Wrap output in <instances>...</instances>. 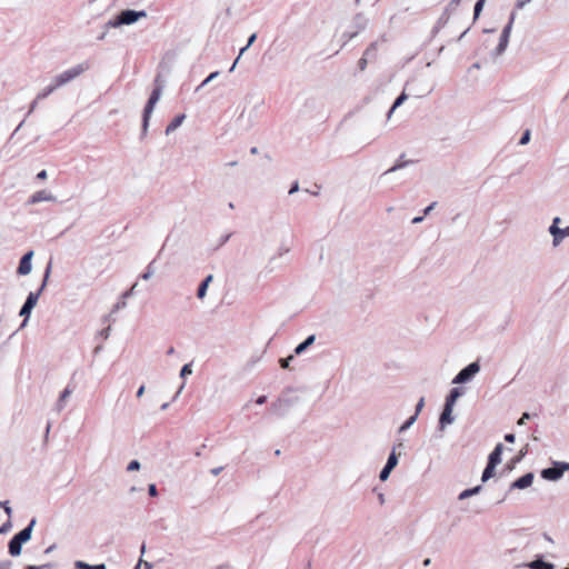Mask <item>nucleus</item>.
I'll list each match as a JSON object with an SVG mask.
<instances>
[{
  "instance_id": "1",
  "label": "nucleus",
  "mask_w": 569,
  "mask_h": 569,
  "mask_svg": "<svg viewBox=\"0 0 569 569\" xmlns=\"http://www.w3.org/2000/svg\"><path fill=\"white\" fill-rule=\"evenodd\" d=\"M86 69L87 68L84 64H78V66H74V67L59 73L51 80V82L48 86L43 87L38 92L36 101L47 98L49 94H51L58 88L67 84L68 82L72 81L73 79L79 77L81 73H83L86 71Z\"/></svg>"
},
{
  "instance_id": "2",
  "label": "nucleus",
  "mask_w": 569,
  "mask_h": 569,
  "mask_svg": "<svg viewBox=\"0 0 569 569\" xmlns=\"http://www.w3.org/2000/svg\"><path fill=\"white\" fill-rule=\"evenodd\" d=\"M258 103L253 104L251 101H244L240 106V111L234 119L230 122V129L234 132H246L252 128L257 116Z\"/></svg>"
},
{
  "instance_id": "3",
  "label": "nucleus",
  "mask_w": 569,
  "mask_h": 569,
  "mask_svg": "<svg viewBox=\"0 0 569 569\" xmlns=\"http://www.w3.org/2000/svg\"><path fill=\"white\" fill-rule=\"evenodd\" d=\"M146 11L136 10H123L117 14L113 19L109 20L106 24L107 28L117 29L122 26H131L138 22L140 19L146 18Z\"/></svg>"
},
{
  "instance_id": "4",
  "label": "nucleus",
  "mask_w": 569,
  "mask_h": 569,
  "mask_svg": "<svg viewBox=\"0 0 569 569\" xmlns=\"http://www.w3.org/2000/svg\"><path fill=\"white\" fill-rule=\"evenodd\" d=\"M49 276H50V267L47 269V271L44 273V278H43V281H42L41 286H40V289L37 292H30L28 295V297H27L26 302L23 303L22 308L20 309V313L19 315L21 317H24V320L22 322V327H24L27 325L28 318L30 317V315L32 312V309L37 306L39 297H40L41 292L43 291V289L47 286Z\"/></svg>"
},
{
  "instance_id": "5",
  "label": "nucleus",
  "mask_w": 569,
  "mask_h": 569,
  "mask_svg": "<svg viewBox=\"0 0 569 569\" xmlns=\"http://www.w3.org/2000/svg\"><path fill=\"white\" fill-rule=\"evenodd\" d=\"M516 16H517L516 10L511 11L510 17H509V22L507 23V26L503 28L502 32L500 33V36L498 38L497 46L495 48H492V50H491V56L493 58H500L506 52L508 44H509L511 30H512L513 23L516 21Z\"/></svg>"
},
{
  "instance_id": "6",
  "label": "nucleus",
  "mask_w": 569,
  "mask_h": 569,
  "mask_svg": "<svg viewBox=\"0 0 569 569\" xmlns=\"http://www.w3.org/2000/svg\"><path fill=\"white\" fill-rule=\"evenodd\" d=\"M552 239V247H559L566 238H569V224H565L560 217H555L548 228Z\"/></svg>"
},
{
  "instance_id": "7",
  "label": "nucleus",
  "mask_w": 569,
  "mask_h": 569,
  "mask_svg": "<svg viewBox=\"0 0 569 569\" xmlns=\"http://www.w3.org/2000/svg\"><path fill=\"white\" fill-rule=\"evenodd\" d=\"M291 252L292 244L290 242H282L268 261L271 270L280 268L283 262L288 261L291 257Z\"/></svg>"
},
{
  "instance_id": "8",
  "label": "nucleus",
  "mask_w": 569,
  "mask_h": 569,
  "mask_svg": "<svg viewBox=\"0 0 569 569\" xmlns=\"http://www.w3.org/2000/svg\"><path fill=\"white\" fill-rule=\"evenodd\" d=\"M569 470V463L567 462H555L553 467L546 468L541 471V477L548 481L559 480L565 471Z\"/></svg>"
},
{
  "instance_id": "9",
  "label": "nucleus",
  "mask_w": 569,
  "mask_h": 569,
  "mask_svg": "<svg viewBox=\"0 0 569 569\" xmlns=\"http://www.w3.org/2000/svg\"><path fill=\"white\" fill-rule=\"evenodd\" d=\"M480 371L478 362H471L463 368L453 379L452 383L460 385L470 381Z\"/></svg>"
},
{
  "instance_id": "10",
  "label": "nucleus",
  "mask_w": 569,
  "mask_h": 569,
  "mask_svg": "<svg viewBox=\"0 0 569 569\" xmlns=\"http://www.w3.org/2000/svg\"><path fill=\"white\" fill-rule=\"evenodd\" d=\"M33 257H34V251L30 250L28 252H26L20 261H19V264H18V268H17V274L19 277H26V276H29L32 270H33Z\"/></svg>"
},
{
  "instance_id": "11",
  "label": "nucleus",
  "mask_w": 569,
  "mask_h": 569,
  "mask_svg": "<svg viewBox=\"0 0 569 569\" xmlns=\"http://www.w3.org/2000/svg\"><path fill=\"white\" fill-rule=\"evenodd\" d=\"M453 409L455 407L445 405L443 410L439 417V429L441 431H445L448 426L455 422Z\"/></svg>"
},
{
  "instance_id": "12",
  "label": "nucleus",
  "mask_w": 569,
  "mask_h": 569,
  "mask_svg": "<svg viewBox=\"0 0 569 569\" xmlns=\"http://www.w3.org/2000/svg\"><path fill=\"white\" fill-rule=\"evenodd\" d=\"M56 201V196L47 189L36 191L31 198V203H40V202H52Z\"/></svg>"
},
{
  "instance_id": "13",
  "label": "nucleus",
  "mask_w": 569,
  "mask_h": 569,
  "mask_svg": "<svg viewBox=\"0 0 569 569\" xmlns=\"http://www.w3.org/2000/svg\"><path fill=\"white\" fill-rule=\"evenodd\" d=\"M533 480H535V475L532 472H528L525 476L517 479L515 482H512L511 489H519V490L527 489L533 483Z\"/></svg>"
},
{
  "instance_id": "14",
  "label": "nucleus",
  "mask_w": 569,
  "mask_h": 569,
  "mask_svg": "<svg viewBox=\"0 0 569 569\" xmlns=\"http://www.w3.org/2000/svg\"><path fill=\"white\" fill-rule=\"evenodd\" d=\"M107 0H89L86 4V9L96 14H101L107 9Z\"/></svg>"
},
{
  "instance_id": "15",
  "label": "nucleus",
  "mask_w": 569,
  "mask_h": 569,
  "mask_svg": "<svg viewBox=\"0 0 569 569\" xmlns=\"http://www.w3.org/2000/svg\"><path fill=\"white\" fill-rule=\"evenodd\" d=\"M34 522L36 521L32 520L30 525L26 527L23 530H21L19 533H17L14 538L18 539L21 543L28 542L31 539Z\"/></svg>"
},
{
  "instance_id": "16",
  "label": "nucleus",
  "mask_w": 569,
  "mask_h": 569,
  "mask_svg": "<svg viewBox=\"0 0 569 569\" xmlns=\"http://www.w3.org/2000/svg\"><path fill=\"white\" fill-rule=\"evenodd\" d=\"M187 116L184 113L176 116L171 122L168 124L166 129V133L169 134L176 131L186 120Z\"/></svg>"
},
{
  "instance_id": "17",
  "label": "nucleus",
  "mask_w": 569,
  "mask_h": 569,
  "mask_svg": "<svg viewBox=\"0 0 569 569\" xmlns=\"http://www.w3.org/2000/svg\"><path fill=\"white\" fill-rule=\"evenodd\" d=\"M501 453L502 445H498L489 455L488 463L497 467L501 462Z\"/></svg>"
},
{
  "instance_id": "18",
  "label": "nucleus",
  "mask_w": 569,
  "mask_h": 569,
  "mask_svg": "<svg viewBox=\"0 0 569 569\" xmlns=\"http://www.w3.org/2000/svg\"><path fill=\"white\" fill-rule=\"evenodd\" d=\"M527 567L530 568V569H555L553 563L547 562V561L541 560V559H537V560L530 561L527 565Z\"/></svg>"
},
{
  "instance_id": "19",
  "label": "nucleus",
  "mask_w": 569,
  "mask_h": 569,
  "mask_svg": "<svg viewBox=\"0 0 569 569\" xmlns=\"http://www.w3.org/2000/svg\"><path fill=\"white\" fill-rule=\"evenodd\" d=\"M462 396V391L459 388H453L448 397L446 398V406L455 407L457 400Z\"/></svg>"
},
{
  "instance_id": "20",
  "label": "nucleus",
  "mask_w": 569,
  "mask_h": 569,
  "mask_svg": "<svg viewBox=\"0 0 569 569\" xmlns=\"http://www.w3.org/2000/svg\"><path fill=\"white\" fill-rule=\"evenodd\" d=\"M22 545L18 539L14 537L9 542V552L13 557H18L21 555Z\"/></svg>"
},
{
  "instance_id": "21",
  "label": "nucleus",
  "mask_w": 569,
  "mask_h": 569,
  "mask_svg": "<svg viewBox=\"0 0 569 569\" xmlns=\"http://www.w3.org/2000/svg\"><path fill=\"white\" fill-rule=\"evenodd\" d=\"M481 492V486H476L473 488H469V489H465L462 490L459 496H458V499L459 500H466L472 496H476L478 493Z\"/></svg>"
},
{
  "instance_id": "22",
  "label": "nucleus",
  "mask_w": 569,
  "mask_h": 569,
  "mask_svg": "<svg viewBox=\"0 0 569 569\" xmlns=\"http://www.w3.org/2000/svg\"><path fill=\"white\" fill-rule=\"evenodd\" d=\"M411 161H402V162H399L397 164H395L392 168H390L389 170L385 171L382 174H381V179L382 180H388L389 177L396 172L397 170H400L405 167H407L408 164H410Z\"/></svg>"
},
{
  "instance_id": "23",
  "label": "nucleus",
  "mask_w": 569,
  "mask_h": 569,
  "mask_svg": "<svg viewBox=\"0 0 569 569\" xmlns=\"http://www.w3.org/2000/svg\"><path fill=\"white\" fill-rule=\"evenodd\" d=\"M315 336H309L303 342L299 343L296 349V355H301L308 347H310L315 342Z\"/></svg>"
},
{
  "instance_id": "24",
  "label": "nucleus",
  "mask_w": 569,
  "mask_h": 569,
  "mask_svg": "<svg viewBox=\"0 0 569 569\" xmlns=\"http://www.w3.org/2000/svg\"><path fill=\"white\" fill-rule=\"evenodd\" d=\"M156 106L157 104L154 102H151V101L148 100V103L146 106L144 113H143V127L144 128L147 127L148 121H149V119H150V117H151Z\"/></svg>"
},
{
  "instance_id": "25",
  "label": "nucleus",
  "mask_w": 569,
  "mask_h": 569,
  "mask_svg": "<svg viewBox=\"0 0 569 569\" xmlns=\"http://www.w3.org/2000/svg\"><path fill=\"white\" fill-rule=\"evenodd\" d=\"M495 470H496V466L488 463L482 472L481 481L487 482L489 479H491L495 476Z\"/></svg>"
},
{
  "instance_id": "26",
  "label": "nucleus",
  "mask_w": 569,
  "mask_h": 569,
  "mask_svg": "<svg viewBox=\"0 0 569 569\" xmlns=\"http://www.w3.org/2000/svg\"><path fill=\"white\" fill-rule=\"evenodd\" d=\"M407 100V96L405 93H401L397 99L396 101L393 102L389 113H388V119H391L395 110L400 107L405 101Z\"/></svg>"
},
{
  "instance_id": "27",
  "label": "nucleus",
  "mask_w": 569,
  "mask_h": 569,
  "mask_svg": "<svg viewBox=\"0 0 569 569\" xmlns=\"http://www.w3.org/2000/svg\"><path fill=\"white\" fill-rule=\"evenodd\" d=\"M212 280V276H208L206 278V280L200 284L199 289H198V297L200 299L204 298L206 297V293H207V289H208V286L210 283V281Z\"/></svg>"
},
{
  "instance_id": "28",
  "label": "nucleus",
  "mask_w": 569,
  "mask_h": 569,
  "mask_svg": "<svg viewBox=\"0 0 569 569\" xmlns=\"http://www.w3.org/2000/svg\"><path fill=\"white\" fill-rule=\"evenodd\" d=\"M406 450V445L403 440H398L396 443H393L391 452H395L398 457H401Z\"/></svg>"
},
{
  "instance_id": "29",
  "label": "nucleus",
  "mask_w": 569,
  "mask_h": 569,
  "mask_svg": "<svg viewBox=\"0 0 569 569\" xmlns=\"http://www.w3.org/2000/svg\"><path fill=\"white\" fill-rule=\"evenodd\" d=\"M399 462V457L395 455V452H390L386 466L391 468L392 470L397 467Z\"/></svg>"
},
{
  "instance_id": "30",
  "label": "nucleus",
  "mask_w": 569,
  "mask_h": 569,
  "mask_svg": "<svg viewBox=\"0 0 569 569\" xmlns=\"http://www.w3.org/2000/svg\"><path fill=\"white\" fill-rule=\"evenodd\" d=\"M417 420V415L411 416L400 428L399 432H403L409 429Z\"/></svg>"
},
{
  "instance_id": "31",
  "label": "nucleus",
  "mask_w": 569,
  "mask_h": 569,
  "mask_svg": "<svg viewBox=\"0 0 569 569\" xmlns=\"http://www.w3.org/2000/svg\"><path fill=\"white\" fill-rule=\"evenodd\" d=\"M190 375H192V367L191 365L187 363L180 370V378L186 379Z\"/></svg>"
},
{
  "instance_id": "32",
  "label": "nucleus",
  "mask_w": 569,
  "mask_h": 569,
  "mask_svg": "<svg viewBox=\"0 0 569 569\" xmlns=\"http://www.w3.org/2000/svg\"><path fill=\"white\" fill-rule=\"evenodd\" d=\"M391 471H392V469H391V468H389V467L385 466V467L382 468V470L380 471L379 479H380L381 481H383V482H385V481H387V480L389 479V477H390Z\"/></svg>"
},
{
  "instance_id": "33",
  "label": "nucleus",
  "mask_w": 569,
  "mask_h": 569,
  "mask_svg": "<svg viewBox=\"0 0 569 569\" xmlns=\"http://www.w3.org/2000/svg\"><path fill=\"white\" fill-rule=\"evenodd\" d=\"M483 6H485V0H478L477 1L476 6H475V12H473V18L475 19H478L480 12L483 9Z\"/></svg>"
},
{
  "instance_id": "34",
  "label": "nucleus",
  "mask_w": 569,
  "mask_h": 569,
  "mask_svg": "<svg viewBox=\"0 0 569 569\" xmlns=\"http://www.w3.org/2000/svg\"><path fill=\"white\" fill-rule=\"evenodd\" d=\"M161 98V89H154L149 98V101L154 102L156 104Z\"/></svg>"
},
{
  "instance_id": "35",
  "label": "nucleus",
  "mask_w": 569,
  "mask_h": 569,
  "mask_svg": "<svg viewBox=\"0 0 569 569\" xmlns=\"http://www.w3.org/2000/svg\"><path fill=\"white\" fill-rule=\"evenodd\" d=\"M219 76L218 71L211 72L200 84L199 89L210 83L212 80H214Z\"/></svg>"
},
{
  "instance_id": "36",
  "label": "nucleus",
  "mask_w": 569,
  "mask_h": 569,
  "mask_svg": "<svg viewBox=\"0 0 569 569\" xmlns=\"http://www.w3.org/2000/svg\"><path fill=\"white\" fill-rule=\"evenodd\" d=\"M77 569H97V566L89 565L84 561H76L74 563Z\"/></svg>"
},
{
  "instance_id": "37",
  "label": "nucleus",
  "mask_w": 569,
  "mask_h": 569,
  "mask_svg": "<svg viewBox=\"0 0 569 569\" xmlns=\"http://www.w3.org/2000/svg\"><path fill=\"white\" fill-rule=\"evenodd\" d=\"M141 468V465L138 460H132L129 462V465L127 466V470L128 471H137Z\"/></svg>"
},
{
  "instance_id": "38",
  "label": "nucleus",
  "mask_w": 569,
  "mask_h": 569,
  "mask_svg": "<svg viewBox=\"0 0 569 569\" xmlns=\"http://www.w3.org/2000/svg\"><path fill=\"white\" fill-rule=\"evenodd\" d=\"M532 0H516V4H515V9L516 10H521L523 9L527 4H529Z\"/></svg>"
},
{
  "instance_id": "39",
  "label": "nucleus",
  "mask_w": 569,
  "mask_h": 569,
  "mask_svg": "<svg viewBox=\"0 0 569 569\" xmlns=\"http://www.w3.org/2000/svg\"><path fill=\"white\" fill-rule=\"evenodd\" d=\"M0 507L3 508L4 512L8 515V517L10 518L11 517V513H12V509L11 507L9 506V502L8 501H0Z\"/></svg>"
},
{
  "instance_id": "40",
  "label": "nucleus",
  "mask_w": 569,
  "mask_h": 569,
  "mask_svg": "<svg viewBox=\"0 0 569 569\" xmlns=\"http://www.w3.org/2000/svg\"><path fill=\"white\" fill-rule=\"evenodd\" d=\"M11 528V521L8 520L2 527H0V535L6 533Z\"/></svg>"
},
{
  "instance_id": "41",
  "label": "nucleus",
  "mask_w": 569,
  "mask_h": 569,
  "mask_svg": "<svg viewBox=\"0 0 569 569\" xmlns=\"http://www.w3.org/2000/svg\"><path fill=\"white\" fill-rule=\"evenodd\" d=\"M0 569H12V562L9 560L0 561Z\"/></svg>"
},
{
  "instance_id": "42",
  "label": "nucleus",
  "mask_w": 569,
  "mask_h": 569,
  "mask_svg": "<svg viewBox=\"0 0 569 569\" xmlns=\"http://www.w3.org/2000/svg\"><path fill=\"white\" fill-rule=\"evenodd\" d=\"M529 417H530V416H529V413L525 412V413L520 417V419L518 420V422H517V423H518L519 426H523V425L526 423V421L529 419Z\"/></svg>"
},
{
  "instance_id": "43",
  "label": "nucleus",
  "mask_w": 569,
  "mask_h": 569,
  "mask_svg": "<svg viewBox=\"0 0 569 569\" xmlns=\"http://www.w3.org/2000/svg\"><path fill=\"white\" fill-rule=\"evenodd\" d=\"M292 359H293V357H292V356H289L288 358L282 359V360H281V367H282V368H288V367H289V362H290Z\"/></svg>"
},
{
  "instance_id": "44",
  "label": "nucleus",
  "mask_w": 569,
  "mask_h": 569,
  "mask_svg": "<svg viewBox=\"0 0 569 569\" xmlns=\"http://www.w3.org/2000/svg\"><path fill=\"white\" fill-rule=\"evenodd\" d=\"M423 405H425L423 399H420V400H419V402H418V405H417L416 413H415V415H417V416L419 415V412L421 411V409H422Z\"/></svg>"
},
{
  "instance_id": "45",
  "label": "nucleus",
  "mask_w": 569,
  "mask_h": 569,
  "mask_svg": "<svg viewBox=\"0 0 569 569\" xmlns=\"http://www.w3.org/2000/svg\"><path fill=\"white\" fill-rule=\"evenodd\" d=\"M26 569H50V566H49V565H43V566H29V567H27Z\"/></svg>"
},
{
  "instance_id": "46",
  "label": "nucleus",
  "mask_w": 569,
  "mask_h": 569,
  "mask_svg": "<svg viewBox=\"0 0 569 569\" xmlns=\"http://www.w3.org/2000/svg\"><path fill=\"white\" fill-rule=\"evenodd\" d=\"M149 493H150V496H152V497L157 496V489H156V486H154V485H150V486H149Z\"/></svg>"
},
{
  "instance_id": "47",
  "label": "nucleus",
  "mask_w": 569,
  "mask_h": 569,
  "mask_svg": "<svg viewBox=\"0 0 569 569\" xmlns=\"http://www.w3.org/2000/svg\"><path fill=\"white\" fill-rule=\"evenodd\" d=\"M257 39V36L256 33L251 34L248 39V43H247V47H250Z\"/></svg>"
},
{
  "instance_id": "48",
  "label": "nucleus",
  "mask_w": 569,
  "mask_h": 569,
  "mask_svg": "<svg viewBox=\"0 0 569 569\" xmlns=\"http://www.w3.org/2000/svg\"><path fill=\"white\" fill-rule=\"evenodd\" d=\"M144 391H146V387L144 386H141L138 391H137V397L140 398L144 395Z\"/></svg>"
},
{
  "instance_id": "49",
  "label": "nucleus",
  "mask_w": 569,
  "mask_h": 569,
  "mask_svg": "<svg viewBox=\"0 0 569 569\" xmlns=\"http://www.w3.org/2000/svg\"><path fill=\"white\" fill-rule=\"evenodd\" d=\"M184 386H186V383H184V382H182V383L179 386V388H178V390H177V392H176V398H177V397H179V396L181 395L182 390L184 389Z\"/></svg>"
},
{
  "instance_id": "50",
  "label": "nucleus",
  "mask_w": 569,
  "mask_h": 569,
  "mask_svg": "<svg viewBox=\"0 0 569 569\" xmlns=\"http://www.w3.org/2000/svg\"><path fill=\"white\" fill-rule=\"evenodd\" d=\"M505 440L508 441V442H513L515 441V436L512 433L506 435L505 436Z\"/></svg>"
},
{
  "instance_id": "51",
  "label": "nucleus",
  "mask_w": 569,
  "mask_h": 569,
  "mask_svg": "<svg viewBox=\"0 0 569 569\" xmlns=\"http://www.w3.org/2000/svg\"><path fill=\"white\" fill-rule=\"evenodd\" d=\"M37 177H38L39 179H46V178H47V171H46V170L40 171V172L37 174Z\"/></svg>"
},
{
  "instance_id": "52",
  "label": "nucleus",
  "mask_w": 569,
  "mask_h": 569,
  "mask_svg": "<svg viewBox=\"0 0 569 569\" xmlns=\"http://www.w3.org/2000/svg\"><path fill=\"white\" fill-rule=\"evenodd\" d=\"M528 140H529V133H526V134L521 138L520 143H521V144H525V143H527V142H528Z\"/></svg>"
},
{
  "instance_id": "53",
  "label": "nucleus",
  "mask_w": 569,
  "mask_h": 569,
  "mask_svg": "<svg viewBox=\"0 0 569 569\" xmlns=\"http://www.w3.org/2000/svg\"><path fill=\"white\" fill-rule=\"evenodd\" d=\"M221 470H222V468H221V467L213 468V469L211 470V473H212L213 476H218V475L220 473V471H221Z\"/></svg>"
},
{
  "instance_id": "54",
  "label": "nucleus",
  "mask_w": 569,
  "mask_h": 569,
  "mask_svg": "<svg viewBox=\"0 0 569 569\" xmlns=\"http://www.w3.org/2000/svg\"><path fill=\"white\" fill-rule=\"evenodd\" d=\"M248 48L249 47L246 46V47L240 49L239 54H238V59H240L242 57V54L248 50Z\"/></svg>"
},
{
  "instance_id": "55",
  "label": "nucleus",
  "mask_w": 569,
  "mask_h": 569,
  "mask_svg": "<svg viewBox=\"0 0 569 569\" xmlns=\"http://www.w3.org/2000/svg\"><path fill=\"white\" fill-rule=\"evenodd\" d=\"M239 60H240V59H238V58L234 60L233 64H232V66H231V68H230V72L234 71V69H236L237 64L239 63Z\"/></svg>"
},
{
  "instance_id": "56",
  "label": "nucleus",
  "mask_w": 569,
  "mask_h": 569,
  "mask_svg": "<svg viewBox=\"0 0 569 569\" xmlns=\"http://www.w3.org/2000/svg\"><path fill=\"white\" fill-rule=\"evenodd\" d=\"M264 401H266V397H264V396L259 397V398L257 399V403H258V405H262Z\"/></svg>"
},
{
  "instance_id": "57",
  "label": "nucleus",
  "mask_w": 569,
  "mask_h": 569,
  "mask_svg": "<svg viewBox=\"0 0 569 569\" xmlns=\"http://www.w3.org/2000/svg\"><path fill=\"white\" fill-rule=\"evenodd\" d=\"M69 395H70V391L69 390H64L63 393L61 395V398L66 399V398L69 397Z\"/></svg>"
},
{
  "instance_id": "58",
  "label": "nucleus",
  "mask_w": 569,
  "mask_h": 569,
  "mask_svg": "<svg viewBox=\"0 0 569 569\" xmlns=\"http://www.w3.org/2000/svg\"><path fill=\"white\" fill-rule=\"evenodd\" d=\"M421 220H422V218H421V217H417V218H415V219H413V223H418V222H420Z\"/></svg>"
},
{
  "instance_id": "59",
  "label": "nucleus",
  "mask_w": 569,
  "mask_h": 569,
  "mask_svg": "<svg viewBox=\"0 0 569 569\" xmlns=\"http://www.w3.org/2000/svg\"><path fill=\"white\" fill-rule=\"evenodd\" d=\"M97 569H107L106 565L101 563V565H97Z\"/></svg>"
},
{
  "instance_id": "60",
  "label": "nucleus",
  "mask_w": 569,
  "mask_h": 569,
  "mask_svg": "<svg viewBox=\"0 0 569 569\" xmlns=\"http://www.w3.org/2000/svg\"><path fill=\"white\" fill-rule=\"evenodd\" d=\"M150 278V274L149 273H144L143 274V279H149Z\"/></svg>"
},
{
  "instance_id": "61",
  "label": "nucleus",
  "mask_w": 569,
  "mask_h": 569,
  "mask_svg": "<svg viewBox=\"0 0 569 569\" xmlns=\"http://www.w3.org/2000/svg\"><path fill=\"white\" fill-rule=\"evenodd\" d=\"M296 190H297V187L292 188V189L290 190V193L295 192Z\"/></svg>"
},
{
  "instance_id": "62",
  "label": "nucleus",
  "mask_w": 569,
  "mask_h": 569,
  "mask_svg": "<svg viewBox=\"0 0 569 569\" xmlns=\"http://www.w3.org/2000/svg\"><path fill=\"white\" fill-rule=\"evenodd\" d=\"M566 569H569V567H568V568H566Z\"/></svg>"
}]
</instances>
